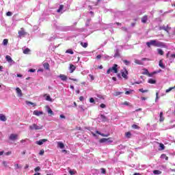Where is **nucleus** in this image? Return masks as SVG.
<instances>
[{
    "mask_svg": "<svg viewBox=\"0 0 175 175\" xmlns=\"http://www.w3.org/2000/svg\"><path fill=\"white\" fill-rule=\"evenodd\" d=\"M29 128L31 131H40V129H43V126L40 124L38 125L34 123L32 125H30Z\"/></svg>",
    "mask_w": 175,
    "mask_h": 175,
    "instance_id": "f257e3e1",
    "label": "nucleus"
},
{
    "mask_svg": "<svg viewBox=\"0 0 175 175\" xmlns=\"http://www.w3.org/2000/svg\"><path fill=\"white\" fill-rule=\"evenodd\" d=\"M18 38H20V39H21V38H25V36H27V35H28V33L25 31V29L23 27H22L21 30L18 31Z\"/></svg>",
    "mask_w": 175,
    "mask_h": 175,
    "instance_id": "f03ea898",
    "label": "nucleus"
},
{
    "mask_svg": "<svg viewBox=\"0 0 175 175\" xmlns=\"http://www.w3.org/2000/svg\"><path fill=\"white\" fill-rule=\"evenodd\" d=\"M100 143H106V144H110V143H113V139L111 137L109 138H103L99 141Z\"/></svg>",
    "mask_w": 175,
    "mask_h": 175,
    "instance_id": "7ed1b4c3",
    "label": "nucleus"
},
{
    "mask_svg": "<svg viewBox=\"0 0 175 175\" xmlns=\"http://www.w3.org/2000/svg\"><path fill=\"white\" fill-rule=\"evenodd\" d=\"M5 59H6L7 62H8V64H10V66H12V65H14V64H16V62L13 59H12V57H10L9 55L5 56Z\"/></svg>",
    "mask_w": 175,
    "mask_h": 175,
    "instance_id": "20e7f679",
    "label": "nucleus"
},
{
    "mask_svg": "<svg viewBox=\"0 0 175 175\" xmlns=\"http://www.w3.org/2000/svg\"><path fill=\"white\" fill-rule=\"evenodd\" d=\"M154 46H155L156 47H165V44L163 42L154 40Z\"/></svg>",
    "mask_w": 175,
    "mask_h": 175,
    "instance_id": "39448f33",
    "label": "nucleus"
},
{
    "mask_svg": "<svg viewBox=\"0 0 175 175\" xmlns=\"http://www.w3.org/2000/svg\"><path fill=\"white\" fill-rule=\"evenodd\" d=\"M144 71L142 72V75H146V76H148L149 77H152L154 76V72L150 73L148 72V70L145 69L144 70Z\"/></svg>",
    "mask_w": 175,
    "mask_h": 175,
    "instance_id": "423d86ee",
    "label": "nucleus"
},
{
    "mask_svg": "<svg viewBox=\"0 0 175 175\" xmlns=\"http://www.w3.org/2000/svg\"><path fill=\"white\" fill-rule=\"evenodd\" d=\"M118 67V65L117 64H114L112 68H110L111 72H113V73H118V68H117Z\"/></svg>",
    "mask_w": 175,
    "mask_h": 175,
    "instance_id": "0eeeda50",
    "label": "nucleus"
},
{
    "mask_svg": "<svg viewBox=\"0 0 175 175\" xmlns=\"http://www.w3.org/2000/svg\"><path fill=\"white\" fill-rule=\"evenodd\" d=\"M18 135L16 134H11L9 137L10 140L14 142V140H17Z\"/></svg>",
    "mask_w": 175,
    "mask_h": 175,
    "instance_id": "6e6552de",
    "label": "nucleus"
},
{
    "mask_svg": "<svg viewBox=\"0 0 175 175\" xmlns=\"http://www.w3.org/2000/svg\"><path fill=\"white\" fill-rule=\"evenodd\" d=\"M46 142H47L46 139H40L39 141L36 142V144H38V146H42L44 143H46Z\"/></svg>",
    "mask_w": 175,
    "mask_h": 175,
    "instance_id": "1a4fd4ad",
    "label": "nucleus"
},
{
    "mask_svg": "<svg viewBox=\"0 0 175 175\" xmlns=\"http://www.w3.org/2000/svg\"><path fill=\"white\" fill-rule=\"evenodd\" d=\"M159 31L163 29V31H165L166 32H169V31L170 30V27H169L168 25L167 26H162V27H160L159 28Z\"/></svg>",
    "mask_w": 175,
    "mask_h": 175,
    "instance_id": "9d476101",
    "label": "nucleus"
},
{
    "mask_svg": "<svg viewBox=\"0 0 175 175\" xmlns=\"http://www.w3.org/2000/svg\"><path fill=\"white\" fill-rule=\"evenodd\" d=\"M16 94H18V96L21 98V96H23V92L21 91V89H20V88H16Z\"/></svg>",
    "mask_w": 175,
    "mask_h": 175,
    "instance_id": "9b49d317",
    "label": "nucleus"
},
{
    "mask_svg": "<svg viewBox=\"0 0 175 175\" xmlns=\"http://www.w3.org/2000/svg\"><path fill=\"white\" fill-rule=\"evenodd\" d=\"M58 77H59L62 81H66V80H68V77H66L65 75L61 74L58 76Z\"/></svg>",
    "mask_w": 175,
    "mask_h": 175,
    "instance_id": "f8f14e48",
    "label": "nucleus"
},
{
    "mask_svg": "<svg viewBox=\"0 0 175 175\" xmlns=\"http://www.w3.org/2000/svg\"><path fill=\"white\" fill-rule=\"evenodd\" d=\"M33 114L37 116H42L43 114V111L35 110L33 111Z\"/></svg>",
    "mask_w": 175,
    "mask_h": 175,
    "instance_id": "ddd939ff",
    "label": "nucleus"
},
{
    "mask_svg": "<svg viewBox=\"0 0 175 175\" xmlns=\"http://www.w3.org/2000/svg\"><path fill=\"white\" fill-rule=\"evenodd\" d=\"M122 77L126 80L128 79V70H125V72H122Z\"/></svg>",
    "mask_w": 175,
    "mask_h": 175,
    "instance_id": "4468645a",
    "label": "nucleus"
},
{
    "mask_svg": "<svg viewBox=\"0 0 175 175\" xmlns=\"http://www.w3.org/2000/svg\"><path fill=\"white\" fill-rule=\"evenodd\" d=\"M70 73H73L75 72V70H76V66H75V65H73V64H70Z\"/></svg>",
    "mask_w": 175,
    "mask_h": 175,
    "instance_id": "2eb2a0df",
    "label": "nucleus"
},
{
    "mask_svg": "<svg viewBox=\"0 0 175 175\" xmlns=\"http://www.w3.org/2000/svg\"><path fill=\"white\" fill-rule=\"evenodd\" d=\"M57 146L59 148H65V145L61 142H57Z\"/></svg>",
    "mask_w": 175,
    "mask_h": 175,
    "instance_id": "dca6fc26",
    "label": "nucleus"
},
{
    "mask_svg": "<svg viewBox=\"0 0 175 175\" xmlns=\"http://www.w3.org/2000/svg\"><path fill=\"white\" fill-rule=\"evenodd\" d=\"M146 46H148V47H151V46H154V40H152L150 42H146Z\"/></svg>",
    "mask_w": 175,
    "mask_h": 175,
    "instance_id": "f3484780",
    "label": "nucleus"
},
{
    "mask_svg": "<svg viewBox=\"0 0 175 175\" xmlns=\"http://www.w3.org/2000/svg\"><path fill=\"white\" fill-rule=\"evenodd\" d=\"M159 117H160V119H159L160 122H162V121L165 120V118L163 117V112H160Z\"/></svg>",
    "mask_w": 175,
    "mask_h": 175,
    "instance_id": "a211bd4d",
    "label": "nucleus"
},
{
    "mask_svg": "<svg viewBox=\"0 0 175 175\" xmlns=\"http://www.w3.org/2000/svg\"><path fill=\"white\" fill-rule=\"evenodd\" d=\"M165 150V145L163 144H159V151H163Z\"/></svg>",
    "mask_w": 175,
    "mask_h": 175,
    "instance_id": "6ab92c4d",
    "label": "nucleus"
},
{
    "mask_svg": "<svg viewBox=\"0 0 175 175\" xmlns=\"http://www.w3.org/2000/svg\"><path fill=\"white\" fill-rule=\"evenodd\" d=\"M43 66L46 70H49L50 69V64H49V63H44L43 64Z\"/></svg>",
    "mask_w": 175,
    "mask_h": 175,
    "instance_id": "aec40b11",
    "label": "nucleus"
},
{
    "mask_svg": "<svg viewBox=\"0 0 175 175\" xmlns=\"http://www.w3.org/2000/svg\"><path fill=\"white\" fill-rule=\"evenodd\" d=\"M0 120L1 121H6V116H5V115H3V114H0Z\"/></svg>",
    "mask_w": 175,
    "mask_h": 175,
    "instance_id": "412c9836",
    "label": "nucleus"
},
{
    "mask_svg": "<svg viewBox=\"0 0 175 175\" xmlns=\"http://www.w3.org/2000/svg\"><path fill=\"white\" fill-rule=\"evenodd\" d=\"M161 159H165V161H167L169 159V157H167V156H166V154H163L161 155Z\"/></svg>",
    "mask_w": 175,
    "mask_h": 175,
    "instance_id": "4be33fe9",
    "label": "nucleus"
},
{
    "mask_svg": "<svg viewBox=\"0 0 175 175\" xmlns=\"http://www.w3.org/2000/svg\"><path fill=\"white\" fill-rule=\"evenodd\" d=\"M142 23H143L144 24H146V23H147V16H144L142 18Z\"/></svg>",
    "mask_w": 175,
    "mask_h": 175,
    "instance_id": "5701e85b",
    "label": "nucleus"
},
{
    "mask_svg": "<svg viewBox=\"0 0 175 175\" xmlns=\"http://www.w3.org/2000/svg\"><path fill=\"white\" fill-rule=\"evenodd\" d=\"M48 113L50 114L51 116H54V112L53 111V110L51 109V108L48 107Z\"/></svg>",
    "mask_w": 175,
    "mask_h": 175,
    "instance_id": "b1692460",
    "label": "nucleus"
},
{
    "mask_svg": "<svg viewBox=\"0 0 175 175\" xmlns=\"http://www.w3.org/2000/svg\"><path fill=\"white\" fill-rule=\"evenodd\" d=\"M159 66H160V68H162V69H165V65H163L162 60L159 61Z\"/></svg>",
    "mask_w": 175,
    "mask_h": 175,
    "instance_id": "393cba45",
    "label": "nucleus"
},
{
    "mask_svg": "<svg viewBox=\"0 0 175 175\" xmlns=\"http://www.w3.org/2000/svg\"><path fill=\"white\" fill-rule=\"evenodd\" d=\"M81 45L82 46V47H84V49H86V47L88 46V43H87V42H81Z\"/></svg>",
    "mask_w": 175,
    "mask_h": 175,
    "instance_id": "a878e982",
    "label": "nucleus"
},
{
    "mask_svg": "<svg viewBox=\"0 0 175 175\" xmlns=\"http://www.w3.org/2000/svg\"><path fill=\"white\" fill-rule=\"evenodd\" d=\"M174 89H175V85L174 87H172V88H170L167 89L165 90V92L167 94V93L170 92V91H172V90H174Z\"/></svg>",
    "mask_w": 175,
    "mask_h": 175,
    "instance_id": "bb28decb",
    "label": "nucleus"
},
{
    "mask_svg": "<svg viewBox=\"0 0 175 175\" xmlns=\"http://www.w3.org/2000/svg\"><path fill=\"white\" fill-rule=\"evenodd\" d=\"M125 136L127 137V139H131V136H132V134L131 132H127L125 133Z\"/></svg>",
    "mask_w": 175,
    "mask_h": 175,
    "instance_id": "cd10ccee",
    "label": "nucleus"
},
{
    "mask_svg": "<svg viewBox=\"0 0 175 175\" xmlns=\"http://www.w3.org/2000/svg\"><path fill=\"white\" fill-rule=\"evenodd\" d=\"M157 52H158V54H159V55H163V51L162 49H158Z\"/></svg>",
    "mask_w": 175,
    "mask_h": 175,
    "instance_id": "c85d7f7f",
    "label": "nucleus"
},
{
    "mask_svg": "<svg viewBox=\"0 0 175 175\" xmlns=\"http://www.w3.org/2000/svg\"><path fill=\"white\" fill-rule=\"evenodd\" d=\"M100 118L103 120V121L106 122L107 121V118L105 116V115H100Z\"/></svg>",
    "mask_w": 175,
    "mask_h": 175,
    "instance_id": "c756f323",
    "label": "nucleus"
},
{
    "mask_svg": "<svg viewBox=\"0 0 175 175\" xmlns=\"http://www.w3.org/2000/svg\"><path fill=\"white\" fill-rule=\"evenodd\" d=\"M9 40L8 39H4L3 40V46H8V43Z\"/></svg>",
    "mask_w": 175,
    "mask_h": 175,
    "instance_id": "7c9ffc66",
    "label": "nucleus"
},
{
    "mask_svg": "<svg viewBox=\"0 0 175 175\" xmlns=\"http://www.w3.org/2000/svg\"><path fill=\"white\" fill-rule=\"evenodd\" d=\"M64 9V5H60L59 9L57 10V13L61 12V10Z\"/></svg>",
    "mask_w": 175,
    "mask_h": 175,
    "instance_id": "2f4dec72",
    "label": "nucleus"
},
{
    "mask_svg": "<svg viewBox=\"0 0 175 175\" xmlns=\"http://www.w3.org/2000/svg\"><path fill=\"white\" fill-rule=\"evenodd\" d=\"M154 174H162V172L161 170H154Z\"/></svg>",
    "mask_w": 175,
    "mask_h": 175,
    "instance_id": "473e14b6",
    "label": "nucleus"
},
{
    "mask_svg": "<svg viewBox=\"0 0 175 175\" xmlns=\"http://www.w3.org/2000/svg\"><path fill=\"white\" fill-rule=\"evenodd\" d=\"M29 51H31V50L28 48L25 49L24 51H23V53L24 54H28L29 53Z\"/></svg>",
    "mask_w": 175,
    "mask_h": 175,
    "instance_id": "72a5a7b5",
    "label": "nucleus"
},
{
    "mask_svg": "<svg viewBox=\"0 0 175 175\" xmlns=\"http://www.w3.org/2000/svg\"><path fill=\"white\" fill-rule=\"evenodd\" d=\"M132 92H133V90H130L129 91L125 92V95H131V94H132Z\"/></svg>",
    "mask_w": 175,
    "mask_h": 175,
    "instance_id": "f704fd0d",
    "label": "nucleus"
},
{
    "mask_svg": "<svg viewBox=\"0 0 175 175\" xmlns=\"http://www.w3.org/2000/svg\"><path fill=\"white\" fill-rule=\"evenodd\" d=\"M121 94H122V92H115L113 93V95H114L115 96H118L119 95H121Z\"/></svg>",
    "mask_w": 175,
    "mask_h": 175,
    "instance_id": "c9c22d12",
    "label": "nucleus"
},
{
    "mask_svg": "<svg viewBox=\"0 0 175 175\" xmlns=\"http://www.w3.org/2000/svg\"><path fill=\"white\" fill-rule=\"evenodd\" d=\"M133 129H140V127L137 126V124H133L132 125Z\"/></svg>",
    "mask_w": 175,
    "mask_h": 175,
    "instance_id": "e433bc0d",
    "label": "nucleus"
},
{
    "mask_svg": "<svg viewBox=\"0 0 175 175\" xmlns=\"http://www.w3.org/2000/svg\"><path fill=\"white\" fill-rule=\"evenodd\" d=\"M26 105H31L33 106H36V105H35V103H33L31 101H26Z\"/></svg>",
    "mask_w": 175,
    "mask_h": 175,
    "instance_id": "4c0bfd02",
    "label": "nucleus"
},
{
    "mask_svg": "<svg viewBox=\"0 0 175 175\" xmlns=\"http://www.w3.org/2000/svg\"><path fill=\"white\" fill-rule=\"evenodd\" d=\"M66 53L68 54H74L73 51L72 49H68Z\"/></svg>",
    "mask_w": 175,
    "mask_h": 175,
    "instance_id": "58836bf2",
    "label": "nucleus"
},
{
    "mask_svg": "<svg viewBox=\"0 0 175 175\" xmlns=\"http://www.w3.org/2000/svg\"><path fill=\"white\" fill-rule=\"evenodd\" d=\"M46 100H48L49 102H52L53 99H51V97H50V96H46Z\"/></svg>",
    "mask_w": 175,
    "mask_h": 175,
    "instance_id": "ea45409f",
    "label": "nucleus"
},
{
    "mask_svg": "<svg viewBox=\"0 0 175 175\" xmlns=\"http://www.w3.org/2000/svg\"><path fill=\"white\" fill-rule=\"evenodd\" d=\"M158 100H159V97L158 96V92H157L156 93V98H155L156 103H158Z\"/></svg>",
    "mask_w": 175,
    "mask_h": 175,
    "instance_id": "a19ab883",
    "label": "nucleus"
},
{
    "mask_svg": "<svg viewBox=\"0 0 175 175\" xmlns=\"http://www.w3.org/2000/svg\"><path fill=\"white\" fill-rule=\"evenodd\" d=\"M139 92H142L143 94H144V92H148V90H143V88L139 89Z\"/></svg>",
    "mask_w": 175,
    "mask_h": 175,
    "instance_id": "79ce46f5",
    "label": "nucleus"
},
{
    "mask_svg": "<svg viewBox=\"0 0 175 175\" xmlns=\"http://www.w3.org/2000/svg\"><path fill=\"white\" fill-rule=\"evenodd\" d=\"M135 62L137 64V65H142V62L139 59H135Z\"/></svg>",
    "mask_w": 175,
    "mask_h": 175,
    "instance_id": "37998d69",
    "label": "nucleus"
},
{
    "mask_svg": "<svg viewBox=\"0 0 175 175\" xmlns=\"http://www.w3.org/2000/svg\"><path fill=\"white\" fill-rule=\"evenodd\" d=\"M155 23H162V19H161V18H157L155 19Z\"/></svg>",
    "mask_w": 175,
    "mask_h": 175,
    "instance_id": "c03bdc74",
    "label": "nucleus"
},
{
    "mask_svg": "<svg viewBox=\"0 0 175 175\" xmlns=\"http://www.w3.org/2000/svg\"><path fill=\"white\" fill-rule=\"evenodd\" d=\"M40 167L38 166L34 169V172H40Z\"/></svg>",
    "mask_w": 175,
    "mask_h": 175,
    "instance_id": "a18cd8bd",
    "label": "nucleus"
},
{
    "mask_svg": "<svg viewBox=\"0 0 175 175\" xmlns=\"http://www.w3.org/2000/svg\"><path fill=\"white\" fill-rule=\"evenodd\" d=\"M100 170H101L102 174H105V173H106V169H105V168H101Z\"/></svg>",
    "mask_w": 175,
    "mask_h": 175,
    "instance_id": "49530a36",
    "label": "nucleus"
},
{
    "mask_svg": "<svg viewBox=\"0 0 175 175\" xmlns=\"http://www.w3.org/2000/svg\"><path fill=\"white\" fill-rule=\"evenodd\" d=\"M44 150H40L39 155H44Z\"/></svg>",
    "mask_w": 175,
    "mask_h": 175,
    "instance_id": "de8ad7c7",
    "label": "nucleus"
},
{
    "mask_svg": "<svg viewBox=\"0 0 175 175\" xmlns=\"http://www.w3.org/2000/svg\"><path fill=\"white\" fill-rule=\"evenodd\" d=\"M124 64H125V65H129V64H131V62L128 60H123Z\"/></svg>",
    "mask_w": 175,
    "mask_h": 175,
    "instance_id": "09e8293b",
    "label": "nucleus"
},
{
    "mask_svg": "<svg viewBox=\"0 0 175 175\" xmlns=\"http://www.w3.org/2000/svg\"><path fill=\"white\" fill-rule=\"evenodd\" d=\"M100 136H103V137H108V136H109V134H103L101 133Z\"/></svg>",
    "mask_w": 175,
    "mask_h": 175,
    "instance_id": "8fccbe9b",
    "label": "nucleus"
},
{
    "mask_svg": "<svg viewBox=\"0 0 175 175\" xmlns=\"http://www.w3.org/2000/svg\"><path fill=\"white\" fill-rule=\"evenodd\" d=\"M148 83H150V84H154V79H150L148 81Z\"/></svg>",
    "mask_w": 175,
    "mask_h": 175,
    "instance_id": "3c124183",
    "label": "nucleus"
},
{
    "mask_svg": "<svg viewBox=\"0 0 175 175\" xmlns=\"http://www.w3.org/2000/svg\"><path fill=\"white\" fill-rule=\"evenodd\" d=\"M114 57H120V53H118V50H116Z\"/></svg>",
    "mask_w": 175,
    "mask_h": 175,
    "instance_id": "603ef678",
    "label": "nucleus"
},
{
    "mask_svg": "<svg viewBox=\"0 0 175 175\" xmlns=\"http://www.w3.org/2000/svg\"><path fill=\"white\" fill-rule=\"evenodd\" d=\"M90 103H95V100L94 99V98H90Z\"/></svg>",
    "mask_w": 175,
    "mask_h": 175,
    "instance_id": "864d4df0",
    "label": "nucleus"
},
{
    "mask_svg": "<svg viewBox=\"0 0 175 175\" xmlns=\"http://www.w3.org/2000/svg\"><path fill=\"white\" fill-rule=\"evenodd\" d=\"M100 107H101V109H105L106 107V105L102 103L100 105Z\"/></svg>",
    "mask_w": 175,
    "mask_h": 175,
    "instance_id": "5fc2aeb1",
    "label": "nucleus"
},
{
    "mask_svg": "<svg viewBox=\"0 0 175 175\" xmlns=\"http://www.w3.org/2000/svg\"><path fill=\"white\" fill-rule=\"evenodd\" d=\"M14 167H15V170H17V169H20V165H18V164H15Z\"/></svg>",
    "mask_w": 175,
    "mask_h": 175,
    "instance_id": "6e6d98bb",
    "label": "nucleus"
},
{
    "mask_svg": "<svg viewBox=\"0 0 175 175\" xmlns=\"http://www.w3.org/2000/svg\"><path fill=\"white\" fill-rule=\"evenodd\" d=\"M90 19H88V21H87L86 23H85V26H86V27H90Z\"/></svg>",
    "mask_w": 175,
    "mask_h": 175,
    "instance_id": "4d7b16f0",
    "label": "nucleus"
},
{
    "mask_svg": "<svg viewBox=\"0 0 175 175\" xmlns=\"http://www.w3.org/2000/svg\"><path fill=\"white\" fill-rule=\"evenodd\" d=\"M29 72H31V73H34V72H36V70L33 68H31L29 70Z\"/></svg>",
    "mask_w": 175,
    "mask_h": 175,
    "instance_id": "13d9d810",
    "label": "nucleus"
},
{
    "mask_svg": "<svg viewBox=\"0 0 175 175\" xmlns=\"http://www.w3.org/2000/svg\"><path fill=\"white\" fill-rule=\"evenodd\" d=\"M69 173H70V175H73V174H75V171H73L72 170H70Z\"/></svg>",
    "mask_w": 175,
    "mask_h": 175,
    "instance_id": "bf43d9fd",
    "label": "nucleus"
},
{
    "mask_svg": "<svg viewBox=\"0 0 175 175\" xmlns=\"http://www.w3.org/2000/svg\"><path fill=\"white\" fill-rule=\"evenodd\" d=\"M12 12H8L6 13V16H12Z\"/></svg>",
    "mask_w": 175,
    "mask_h": 175,
    "instance_id": "052dcab7",
    "label": "nucleus"
},
{
    "mask_svg": "<svg viewBox=\"0 0 175 175\" xmlns=\"http://www.w3.org/2000/svg\"><path fill=\"white\" fill-rule=\"evenodd\" d=\"M79 109H81L82 110V111H84V106L83 105H79Z\"/></svg>",
    "mask_w": 175,
    "mask_h": 175,
    "instance_id": "680f3d73",
    "label": "nucleus"
},
{
    "mask_svg": "<svg viewBox=\"0 0 175 175\" xmlns=\"http://www.w3.org/2000/svg\"><path fill=\"white\" fill-rule=\"evenodd\" d=\"M122 105H124L125 106H129V103H128L127 101H125L124 103H122Z\"/></svg>",
    "mask_w": 175,
    "mask_h": 175,
    "instance_id": "e2e57ef3",
    "label": "nucleus"
},
{
    "mask_svg": "<svg viewBox=\"0 0 175 175\" xmlns=\"http://www.w3.org/2000/svg\"><path fill=\"white\" fill-rule=\"evenodd\" d=\"M110 72H112V71H111V68H109V69L107 70V75H110Z\"/></svg>",
    "mask_w": 175,
    "mask_h": 175,
    "instance_id": "0e129e2a",
    "label": "nucleus"
},
{
    "mask_svg": "<svg viewBox=\"0 0 175 175\" xmlns=\"http://www.w3.org/2000/svg\"><path fill=\"white\" fill-rule=\"evenodd\" d=\"M100 58H102V55H98L96 56L97 59H100Z\"/></svg>",
    "mask_w": 175,
    "mask_h": 175,
    "instance_id": "69168bd1",
    "label": "nucleus"
},
{
    "mask_svg": "<svg viewBox=\"0 0 175 175\" xmlns=\"http://www.w3.org/2000/svg\"><path fill=\"white\" fill-rule=\"evenodd\" d=\"M79 100L82 102V100H84V97L83 96L79 97Z\"/></svg>",
    "mask_w": 175,
    "mask_h": 175,
    "instance_id": "338daca9",
    "label": "nucleus"
},
{
    "mask_svg": "<svg viewBox=\"0 0 175 175\" xmlns=\"http://www.w3.org/2000/svg\"><path fill=\"white\" fill-rule=\"evenodd\" d=\"M89 77H90L91 80H94V76L92 75H89Z\"/></svg>",
    "mask_w": 175,
    "mask_h": 175,
    "instance_id": "774afa93",
    "label": "nucleus"
}]
</instances>
